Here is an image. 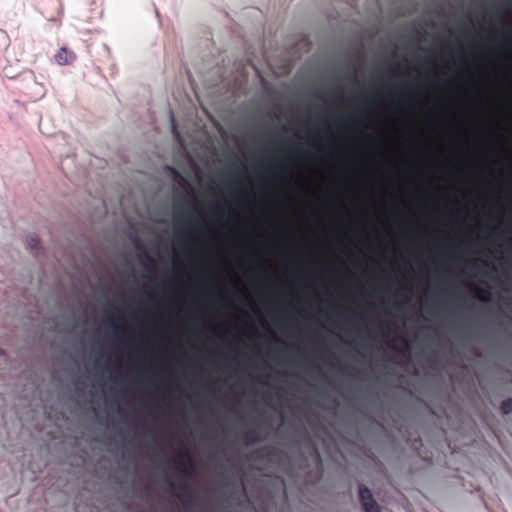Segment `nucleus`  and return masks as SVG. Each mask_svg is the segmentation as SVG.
<instances>
[{
	"label": "nucleus",
	"instance_id": "f257e3e1",
	"mask_svg": "<svg viewBox=\"0 0 512 512\" xmlns=\"http://www.w3.org/2000/svg\"><path fill=\"white\" fill-rule=\"evenodd\" d=\"M452 422V416L446 411L416 405L410 409V415L405 421L406 428L416 435L402 437L399 430H385L381 447L398 451L403 440L416 456L433 459L435 455L444 453L447 443L445 426H451Z\"/></svg>",
	"mask_w": 512,
	"mask_h": 512
},
{
	"label": "nucleus",
	"instance_id": "f03ea898",
	"mask_svg": "<svg viewBox=\"0 0 512 512\" xmlns=\"http://www.w3.org/2000/svg\"><path fill=\"white\" fill-rule=\"evenodd\" d=\"M342 128L338 127L334 131V137L330 134H323L317 137L321 146L326 149L325 152L313 150L305 146H298L291 151L287 157V161L277 160L272 163L271 167L275 170L273 177L259 175L255 178L257 189L265 194H274L278 189V180L289 181L291 179L288 163L291 165H302L308 162H329L334 159L336 153L335 137H341Z\"/></svg>",
	"mask_w": 512,
	"mask_h": 512
},
{
	"label": "nucleus",
	"instance_id": "7ed1b4c3",
	"mask_svg": "<svg viewBox=\"0 0 512 512\" xmlns=\"http://www.w3.org/2000/svg\"><path fill=\"white\" fill-rule=\"evenodd\" d=\"M447 299L455 300L460 309L470 314L478 313L480 305L495 304V295L492 289L480 286H474L471 295L459 292L456 286H435L425 291L422 302L428 309H438L446 305Z\"/></svg>",
	"mask_w": 512,
	"mask_h": 512
},
{
	"label": "nucleus",
	"instance_id": "20e7f679",
	"mask_svg": "<svg viewBox=\"0 0 512 512\" xmlns=\"http://www.w3.org/2000/svg\"><path fill=\"white\" fill-rule=\"evenodd\" d=\"M159 273L161 277L156 281L133 280L130 283L131 290L141 291L146 300L153 305L161 304L166 298L175 293V282L172 279L175 269L168 265L165 269H159Z\"/></svg>",
	"mask_w": 512,
	"mask_h": 512
},
{
	"label": "nucleus",
	"instance_id": "39448f33",
	"mask_svg": "<svg viewBox=\"0 0 512 512\" xmlns=\"http://www.w3.org/2000/svg\"><path fill=\"white\" fill-rule=\"evenodd\" d=\"M486 397L489 405L502 418L512 415V375L502 374L487 381Z\"/></svg>",
	"mask_w": 512,
	"mask_h": 512
},
{
	"label": "nucleus",
	"instance_id": "423d86ee",
	"mask_svg": "<svg viewBox=\"0 0 512 512\" xmlns=\"http://www.w3.org/2000/svg\"><path fill=\"white\" fill-rule=\"evenodd\" d=\"M387 102L395 113H405L407 108L419 106V96L415 89L400 85L390 90Z\"/></svg>",
	"mask_w": 512,
	"mask_h": 512
},
{
	"label": "nucleus",
	"instance_id": "0eeeda50",
	"mask_svg": "<svg viewBox=\"0 0 512 512\" xmlns=\"http://www.w3.org/2000/svg\"><path fill=\"white\" fill-rule=\"evenodd\" d=\"M366 303L378 308L385 309L392 304L396 295L393 289L386 284H370L360 295Z\"/></svg>",
	"mask_w": 512,
	"mask_h": 512
},
{
	"label": "nucleus",
	"instance_id": "6e6552de",
	"mask_svg": "<svg viewBox=\"0 0 512 512\" xmlns=\"http://www.w3.org/2000/svg\"><path fill=\"white\" fill-rule=\"evenodd\" d=\"M122 231L127 235L128 240L133 249V255L138 259L139 263L144 267H150L153 265V260L148 251L144 248L146 238L140 234L135 226L126 221L122 226Z\"/></svg>",
	"mask_w": 512,
	"mask_h": 512
},
{
	"label": "nucleus",
	"instance_id": "1a4fd4ad",
	"mask_svg": "<svg viewBox=\"0 0 512 512\" xmlns=\"http://www.w3.org/2000/svg\"><path fill=\"white\" fill-rule=\"evenodd\" d=\"M373 106L371 104H365L359 111L351 113L345 125L347 133L354 137H359L364 134V130L361 125H372L374 124V118L370 115Z\"/></svg>",
	"mask_w": 512,
	"mask_h": 512
},
{
	"label": "nucleus",
	"instance_id": "9d476101",
	"mask_svg": "<svg viewBox=\"0 0 512 512\" xmlns=\"http://www.w3.org/2000/svg\"><path fill=\"white\" fill-rule=\"evenodd\" d=\"M356 505L361 512H383V507L376 499L372 488L363 482L357 483Z\"/></svg>",
	"mask_w": 512,
	"mask_h": 512
},
{
	"label": "nucleus",
	"instance_id": "9b49d317",
	"mask_svg": "<svg viewBox=\"0 0 512 512\" xmlns=\"http://www.w3.org/2000/svg\"><path fill=\"white\" fill-rule=\"evenodd\" d=\"M108 447L114 452L118 459L122 460L126 470L130 475H136L135 468L136 452L132 445L123 447L122 441L119 438H114L113 441L108 443Z\"/></svg>",
	"mask_w": 512,
	"mask_h": 512
},
{
	"label": "nucleus",
	"instance_id": "f8f14e48",
	"mask_svg": "<svg viewBox=\"0 0 512 512\" xmlns=\"http://www.w3.org/2000/svg\"><path fill=\"white\" fill-rule=\"evenodd\" d=\"M481 48L490 55L504 52L506 54H512V28L507 25H501L500 37L495 45H489L486 42L480 43Z\"/></svg>",
	"mask_w": 512,
	"mask_h": 512
},
{
	"label": "nucleus",
	"instance_id": "ddd939ff",
	"mask_svg": "<svg viewBox=\"0 0 512 512\" xmlns=\"http://www.w3.org/2000/svg\"><path fill=\"white\" fill-rule=\"evenodd\" d=\"M312 284H313V292L315 299L323 304V305H329L331 303L335 302V294L331 291V289L326 286L320 275L313 274L310 275Z\"/></svg>",
	"mask_w": 512,
	"mask_h": 512
},
{
	"label": "nucleus",
	"instance_id": "4468645a",
	"mask_svg": "<svg viewBox=\"0 0 512 512\" xmlns=\"http://www.w3.org/2000/svg\"><path fill=\"white\" fill-rule=\"evenodd\" d=\"M224 224L228 225L229 222L228 221L222 222L220 219L216 218L213 220L212 223L205 224L204 225L205 229H202V228H200L197 220L190 219V220L186 221L183 225H178L175 229V232L177 235H182V234L190 233V232L205 233L206 230H208V229L209 230H219V228Z\"/></svg>",
	"mask_w": 512,
	"mask_h": 512
},
{
	"label": "nucleus",
	"instance_id": "2eb2a0df",
	"mask_svg": "<svg viewBox=\"0 0 512 512\" xmlns=\"http://www.w3.org/2000/svg\"><path fill=\"white\" fill-rule=\"evenodd\" d=\"M163 173L169 180L180 184H187L189 181L188 176L176 165L164 164Z\"/></svg>",
	"mask_w": 512,
	"mask_h": 512
},
{
	"label": "nucleus",
	"instance_id": "dca6fc26",
	"mask_svg": "<svg viewBox=\"0 0 512 512\" xmlns=\"http://www.w3.org/2000/svg\"><path fill=\"white\" fill-rule=\"evenodd\" d=\"M218 282L213 275L206 277L202 284L190 290L192 296L198 297L205 293L214 292L218 288Z\"/></svg>",
	"mask_w": 512,
	"mask_h": 512
},
{
	"label": "nucleus",
	"instance_id": "f3484780",
	"mask_svg": "<svg viewBox=\"0 0 512 512\" xmlns=\"http://www.w3.org/2000/svg\"><path fill=\"white\" fill-rule=\"evenodd\" d=\"M169 130L173 138L181 145H186V138L172 109L169 110Z\"/></svg>",
	"mask_w": 512,
	"mask_h": 512
},
{
	"label": "nucleus",
	"instance_id": "a211bd4d",
	"mask_svg": "<svg viewBox=\"0 0 512 512\" xmlns=\"http://www.w3.org/2000/svg\"><path fill=\"white\" fill-rule=\"evenodd\" d=\"M106 413H111L115 416H118V420L116 421L115 425L124 433L128 434L131 430V425L126 417H124L121 413L120 407L113 403L110 405L109 410L105 411Z\"/></svg>",
	"mask_w": 512,
	"mask_h": 512
},
{
	"label": "nucleus",
	"instance_id": "6ab92c4d",
	"mask_svg": "<svg viewBox=\"0 0 512 512\" xmlns=\"http://www.w3.org/2000/svg\"><path fill=\"white\" fill-rule=\"evenodd\" d=\"M250 188L244 183L240 182V187L235 189L230 194V202L235 207H242L245 204V195L250 193Z\"/></svg>",
	"mask_w": 512,
	"mask_h": 512
},
{
	"label": "nucleus",
	"instance_id": "aec40b11",
	"mask_svg": "<svg viewBox=\"0 0 512 512\" xmlns=\"http://www.w3.org/2000/svg\"><path fill=\"white\" fill-rule=\"evenodd\" d=\"M26 247L35 257H39L44 254V249L42 247L40 238L36 234H29L27 236Z\"/></svg>",
	"mask_w": 512,
	"mask_h": 512
},
{
	"label": "nucleus",
	"instance_id": "412c9836",
	"mask_svg": "<svg viewBox=\"0 0 512 512\" xmlns=\"http://www.w3.org/2000/svg\"><path fill=\"white\" fill-rule=\"evenodd\" d=\"M225 500L228 503L230 512H247L246 505L239 499L236 492L225 495Z\"/></svg>",
	"mask_w": 512,
	"mask_h": 512
},
{
	"label": "nucleus",
	"instance_id": "4be33fe9",
	"mask_svg": "<svg viewBox=\"0 0 512 512\" xmlns=\"http://www.w3.org/2000/svg\"><path fill=\"white\" fill-rule=\"evenodd\" d=\"M462 81L461 75H457L456 77H445L441 79H433L430 82V86L434 90H442L448 87H451L455 83H460Z\"/></svg>",
	"mask_w": 512,
	"mask_h": 512
},
{
	"label": "nucleus",
	"instance_id": "5701e85b",
	"mask_svg": "<svg viewBox=\"0 0 512 512\" xmlns=\"http://www.w3.org/2000/svg\"><path fill=\"white\" fill-rule=\"evenodd\" d=\"M54 57L59 65H69L76 59L75 53L65 46L61 47Z\"/></svg>",
	"mask_w": 512,
	"mask_h": 512
},
{
	"label": "nucleus",
	"instance_id": "b1692460",
	"mask_svg": "<svg viewBox=\"0 0 512 512\" xmlns=\"http://www.w3.org/2000/svg\"><path fill=\"white\" fill-rule=\"evenodd\" d=\"M348 237H349V239L354 240L357 243L365 246V249L367 251H369V252L375 251V246L372 243L371 239L368 237H365L362 232L356 231V230H351L348 233Z\"/></svg>",
	"mask_w": 512,
	"mask_h": 512
},
{
	"label": "nucleus",
	"instance_id": "393cba45",
	"mask_svg": "<svg viewBox=\"0 0 512 512\" xmlns=\"http://www.w3.org/2000/svg\"><path fill=\"white\" fill-rule=\"evenodd\" d=\"M200 246L194 243L192 240L188 238H184L180 240V249L179 253L183 257H190L196 252Z\"/></svg>",
	"mask_w": 512,
	"mask_h": 512
},
{
	"label": "nucleus",
	"instance_id": "a878e982",
	"mask_svg": "<svg viewBox=\"0 0 512 512\" xmlns=\"http://www.w3.org/2000/svg\"><path fill=\"white\" fill-rule=\"evenodd\" d=\"M259 286L277 288L279 283L275 280L274 274L271 271L266 270L263 273L262 281L250 283V287L252 288H258Z\"/></svg>",
	"mask_w": 512,
	"mask_h": 512
},
{
	"label": "nucleus",
	"instance_id": "bb28decb",
	"mask_svg": "<svg viewBox=\"0 0 512 512\" xmlns=\"http://www.w3.org/2000/svg\"><path fill=\"white\" fill-rule=\"evenodd\" d=\"M357 436L359 439L370 443H376L380 439L379 435L373 428H362L358 431Z\"/></svg>",
	"mask_w": 512,
	"mask_h": 512
},
{
	"label": "nucleus",
	"instance_id": "cd10ccee",
	"mask_svg": "<svg viewBox=\"0 0 512 512\" xmlns=\"http://www.w3.org/2000/svg\"><path fill=\"white\" fill-rule=\"evenodd\" d=\"M270 143L278 150L286 149L287 143H295L294 139L288 135H283L281 138L272 137Z\"/></svg>",
	"mask_w": 512,
	"mask_h": 512
},
{
	"label": "nucleus",
	"instance_id": "c85d7f7f",
	"mask_svg": "<svg viewBox=\"0 0 512 512\" xmlns=\"http://www.w3.org/2000/svg\"><path fill=\"white\" fill-rule=\"evenodd\" d=\"M480 259H476L473 264H468L467 269L474 273L476 277L482 276L483 272L487 269H489V265L487 263H483L481 266Z\"/></svg>",
	"mask_w": 512,
	"mask_h": 512
},
{
	"label": "nucleus",
	"instance_id": "c756f323",
	"mask_svg": "<svg viewBox=\"0 0 512 512\" xmlns=\"http://www.w3.org/2000/svg\"><path fill=\"white\" fill-rule=\"evenodd\" d=\"M282 266L286 268L289 265L303 266L305 263V258L300 255L287 256L282 259Z\"/></svg>",
	"mask_w": 512,
	"mask_h": 512
},
{
	"label": "nucleus",
	"instance_id": "7c9ffc66",
	"mask_svg": "<svg viewBox=\"0 0 512 512\" xmlns=\"http://www.w3.org/2000/svg\"><path fill=\"white\" fill-rule=\"evenodd\" d=\"M88 421L91 425L96 426L99 432H105L107 430V426L105 422L97 417L93 412L88 413Z\"/></svg>",
	"mask_w": 512,
	"mask_h": 512
},
{
	"label": "nucleus",
	"instance_id": "2f4dec72",
	"mask_svg": "<svg viewBox=\"0 0 512 512\" xmlns=\"http://www.w3.org/2000/svg\"><path fill=\"white\" fill-rule=\"evenodd\" d=\"M206 252L208 257V262L211 270H215L216 268V257H217V250L213 244H208L206 246Z\"/></svg>",
	"mask_w": 512,
	"mask_h": 512
},
{
	"label": "nucleus",
	"instance_id": "473e14b6",
	"mask_svg": "<svg viewBox=\"0 0 512 512\" xmlns=\"http://www.w3.org/2000/svg\"><path fill=\"white\" fill-rule=\"evenodd\" d=\"M292 301L299 307L308 306L312 303V299L302 292H298L296 295H294Z\"/></svg>",
	"mask_w": 512,
	"mask_h": 512
},
{
	"label": "nucleus",
	"instance_id": "72a5a7b5",
	"mask_svg": "<svg viewBox=\"0 0 512 512\" xmlns=\"http://www.w3.org/2000/svg\"><path fill=\"white\" fill-rule=\"evenodd\" d=\"M160 479L163 483L167 484L170 490L175 489V485L171 480L170 473L167 466H163L161 469Z\"/></svg>",
	"mask_w": 512,
	"mask_h": 512
},
{
	"label": "nucleus",
	"instance_id": "f704fd0d",
	"mask_svg": "<svg viewBox=\"0 0 512 512\" xmlns=\"http://www.w3.org/2000/svg\"><path fill=\"white\" fill-rule=\"evenodd\" d=\"M291 446L295 449V452L302 456L306 457V447L304 446L303 442L298 438H293L291 440Z\"/></svg>",
	"mask_w": 512,
	"mask_h": 512
},
{
	"label": "nucleus",
	"instance_id": "c9c22d12",
	"mask_svg": "<svg viewBox=\"0 0 512 512\" xmlns=\"http://www.w3.org/2000/svg\"><path fill=\"white\" fill-rule=\"evenodd\" d=\"M403 235L406 238H416V239L421 238L420 235L417 233L415 227H413V226L405 227V229L403 231Z\"/></svg>",
	"mask_w": 512,
	"mask_h": 512
},
{
	"label": "nucleus",
	"instance_id": "e433bc0d",
	"mask_svg": "<svg viewBox=\"0 0 512 512\" xmlns=\"http://www.w3.org/2000/svg\"><path fill=\"white\" fill-rule=\"evenodd\" d=\"M80 403L79 395L76 393L71 394L70 396L66 397L65 405L67 407L74 406Z\"/></svg>",
	"mask_w": 512,
	"mask_h": 512
},
{
	"label": "nucleus",
	"instance_id": "4c0bfd02",
	"mask_svg": "<svg viewBox=\"0 0 512 512\" xmlns=\"http://www.w3.org/2000/svg\"><path fill=\"white\" fill-rule=\"evenodd\" d=\"M456 396H457V399L462 400L464 402H471L472 401V397L468 393L463 391V390L457 391L456 392Z\"/></svg>",
	"mask_w": 512,
	"mask_h": 512
},
{
	"label": "nucleus",
	"instance_id": "58836bf2",
	"mask_svg": "<svg viewBox=\"0 0 512 512\" xmlns=\"http://www.w3.org/2000/svg\"><path fill=\"white\" fill-rule=\"evenodd\" d=\"M0 360H1L4 364H8V363H10V361H11V357H10V355H9V354H8V352H7L4 348H2L1 346H0Z\"/></svg>",
	"mask_w": 512,
	"mask_h": 512
},
{
	"label": "nucleus",
	"instance_id": "ea45409f",
	"mask_svg": "<svg viewBox=\"0 0 512 512\" xmlns=\"http://www.w3.org/2000/svg\"><path fill=\"white\" fill-rule=\"evenodd\" d=\"M183 498H184V503L186 505L192 504L193 498H192L191 493L188 491L187 486H185V488H184Z\"/></svg>",
	"mask_w": 512,
	"mask_h": 512
},
{
	"label": "nucleus",
	"instance_id": "a19ab883",
	"mask_svg": "<svg viewBox=\"0 0 512 512\" xmlns=\"http://www.w3.org/2000/svg\"><path fill=\"white\" fill-rule=\"evenodd\" d=\"M183 470L188 474H193L196 472V464L194 462L185 464Z\"/></svg>",
	"mask_w": 512,
	"mask_h": 512
},
{
	"label": "nucleus",
	"instance_id": "79ce46f5",
	"mask_svg": "<svg viewBox=\"0 0 512 512\" xmlns=\"http://www.w3.org/2000/svg\"><path fill=\"white\" fill-rule=\"evenodd\" d=\"M246 261H247V262H249L250 264H252V265H253V268H254L255 270H257V269H258V258H257V256H255V255H250L249 257H247Z\"/></svg>",
	"mask_w": 512,
	"mask_h": 512
},
{
	"label": "nucleus",
	"instance_id": "37998d69",
	"mask_svg": "<svg viewBox=\"0 0 512 512\" xmlns=\"http://www.w3.org/2000/svg\"><path fill=\"white\" fill-rule=\"evenodd\" d=\"M130 301L131 303L134 305V306H140L141 305V300L139 297H137L134 293L131 294L130 296Z\"/></svg>",
	"mask_w": 512,
	"mask_h": 512
},
{
	"label": "nucleus",
	"instance_id": "c03bdc74",
	"mask_svg": "<svg viewBox=\"0 0 512 512\" xmlns=\"http://www.w3.org/2000/svg\"><path fill=\"white\" fill-rule=\"evenodd\" d=\"M463 30H464L465 32H468V33H469V34H471V35H473V34H474V28H473V26H472L470 23H468V22L464 23V25H463Z\"/></svg>",
	"mask_w": 512,
	"mask_h": 512
},
{
	"label": "nucleus",
	"instance_id": "a18cd8bd",
	"mask_svg": "<svg viewBox=\"0 0 512 512\" xmlns=\"http://www.w3.org/2000/svg\"><path fill=\"white\" fill-rule=\"evenodd\" d=\"M320 117H321L322 119H325V120H327V119H332V115H331V113H330L328 110H326V109H322V110H321V112H320Z\"/></svg>",
	"mask_w": 512,
	"mask_h": 512
},
{
	"label": "nucleus",
	"instance_id": "49530a36",
	"mask_svg": "<svg viewBox=\"0 0 512 512\" xmlns=\"http://www.w3.org/2000/svg\"><path fill=\"white\" fill-rule=\"evenodd\" d=\"M385 278H386V280H387L389 283H391V284H396V282H397V278H396V276H394V275H393V274H391V273L385 274Z\"/></svg>",
	"mask_w": 512,
	"mask_h": 512
},
{
	"label": "nucleus",
	"instance_id": "de8ad7c7",
	"mask_svg": "<svg viewBox=\"0 0 512 512\" xmlns=\"http://www.w3.org/2000/svg\"><path fill=\"white\" fill-rule=\"evenodd\" d=\"M53 378H54L56 381L60 382V383H65V382H66V377H65V376H63V375H61V374H55V375L53 376Z\"/></svg>",
	"mask_w": 512,
	"mask_h": 512
},
{
	"label": "nucleus",
	"instance_id": "09e8293b",
	"mask_svg": "<svg viewBox=\"0 0 512 512\" xmlns=\"http://www.w3.org/2000/svg\"><path fill=\"white\" fill-rule=\"evenodd\" d=\"M391 67H392L393 71H399L401 69L402 65L400 62L392 61Z\"/></svg>",
	"mask_w": 512,
	"mask_h": 512
},
{
	"label": "nucleus",
	"instance_id": "8fccbe9b",
	"mask_svg": "<svg viewBox=\"0 0 512 512\" xmlns=\"http://www.w3.org/2000/svg\"><path fill=\"white\" fill-rule=\"evenodd\" d=\"M504 192L507 195L512 194V184L511 183H507V184L504 185Z\"/></svg>",
	"mask_w": 512,
	"mask_h": 512
},
{
	"label": "nucleus",
	"instance_id": "3c124183",
	"mask_svg": "<svg viewBox=\"0 0 512 512\" xmlns=\"http://www.w3.org/2000/svg\"><path fill=\"white\" fill-rule=\"evenodd\" d=\"M416 24H417L418 30L420 32L426 29V24L424 22H422L421 20L418 19L416 21Z\"/></svg>",
	"mask_w": 512,
	"mask_h": 512
},
{
	"label": "nucleus",
	"instance_id": "603ef678",
	"mask_svg": "<svg viewBox=\"0 0 512 512\" xmlns=\"http://www.w3.org/2000/svg\"><path fill=\"white\" fill-rule=\"evenodd\" d=\"M456 69H457V72H459L460 74H463L465 72V67L462 62H459L457 64Z\"/></svg>",
	"mask_w": 512,
	"mask_h": 512
},
{
	"label": "nucleus",
	"instance_id": "864d4df0",
	"mask_svg": "<svg viewBox=\"0 0 512 512\" xmlns=\"http://www.w3.org/2000/svg\"><path fill=\"white\" fill-rule=\"evenodd\" d=\"M502 268H503L506 272H508V273L512 274V263H508V264H505V265L503 264V265H502Z\"/></svg>",
	"mask_w": 512,
	"mask_h": 512
},
{
	"label": "nucleus",
	"instance_id": "5fc2aeb1",
	"mask_svg": "<svg viewBox=\"0 0 512 512\" xmlns=\"http://www.w3.org/2000/svg\"><path fill=\"white\" fill-rule=\"evenodd\" d=\"M503 246H504L505 248H511V249H512V239H510V240H504V241H503Z\"/></svg>",
	"mask_w": 512,
	"mask_h": 512
},
{
	"label": "nucleus",
	"instance_id": "6e6d98bb",
	"mask_svg": "<svg viewBox=\"0 0 512 512\" xmlns=\"http://www.w3.org/2000/svg\"><path fill=\"white\" fill-rule=\"evenodd\" d=\"M417 377L419 378V381L417 383V387H422L425 384V381L423 377L420 374H417Z\"/></svg>",
	"mask_w": 512,
	"mask_h": 512
},
{
	"label": "nucleus",
	"instance_id": "4d7b16f0",
	"mask_svg": "<svg viewBox=\"0 0 512 512\" xmlns=\"http://www.w3.org/2000/svg\"><path fill=\"white\" fill-rule=\"evenodd\" d=\"M340 75H341L342 80H346L352 76V73H342L341 72Z\"/></svg>",
	"mask_w": 512,
	"mask_h": 512
},
{
	"label": "nucleus",
	"instance_id": "13d9d810",
	"mask_svg": "<svg viewBox=\"0 0 512 512\" xmlns=\"http://www.w3.org/2000/svg\"><path fill=\"white\" fill-rule=\"evenodd\" d=\"M428 223L438 224V220L432 217L427 218Z\"/></svg>",
	"mask_w": 512,
	"mask_h": 512
},
{
	"label": "nucleus",
	"instance_id": "bf43d9fd",
	"mask_svg": "<svg viewBox=\"0 0 512 512\" xmlns=\"http://www.w3.org/2000/svg\"><path fill=\"white\" fill-rule=\"evenodd\" d=\"M322 392H323L326 396H328V395H329V388H328V386L324 385V386L322 387Z\"/></svg>",
	"mask_w": 512,
	"mask_h": 512
},
{
	"label": "nucleus",
	"instance_id": "052dcab7",
	"mask_svg": "<svg viewBox=\"0 0 512 512\" xmlns=\"http://www.w3.org/2000/svg\"><path fill=\"white\" fill-rule=\"evenodd\" d=\"M254 161L257 162V163H264L265 162L264 159L262 157H259V156L255 157Z\"/></svg>",
	"mask_w": 512,
	"mask_h": 512
},
{
	"label": "nucleus",
	"instance_id": "680f3d73",
	"mask_svg": "<svg viewBox=\"0 0 512 512\" xmlns=\"http://www.w3.org/2000/svg\"><path fill=\"white\" fill-rule=\"evenodd\" d=\"M505 9H506V11H507V12H511V11H512V6H511V4H510V3H506V5H505Z\"/></svg>",
	"mask_w": 512,
	"mask_h": 512
},
{
	"label": "nucleus",
	"instance_id": "e2e57ef3",
	"mask_svg": "<svg viewBox=\"0 0 512 512\" xmlns=\"http://www.w3.org/2000/svg\"><path fill=\"white\" fill-rule=\"evenodd\" d=\"M103 374L106 376V377H109L111 376V373L108 369H103Z\"/></svg>",
	"mask_w": 512,
	"mask_h": 512
},
{
	"label": "nucleus",
	"instance_id": "0e129e2a",
	"mask_svg": "<svg viewBox=\"0 0 512 512\" xmlns=\"http://www.w3.org/2000/svg\"><path fill=\"white\" fill-rule=\"evenodd\" d=\"M304 496H305V495H304V493H302V492H301V493H300V495L298 496V501H299L300 503H302V502H303Z\"/></svg>",
	"mask_w": 512,
	"mask_h": 512
},
{
	"label": "nucleus",
	"instance_id": "69168bd1",
	"mask_svg": "<svg viewBox=\"0 0 512 512\" xmlns=\"http://www.w3.org/2000/svg\"><path fill=\"white\" fill-rule=\"evenodd\" d=\"M41 274H42V275H41V277H40V279H39L40 284L42 283V281H43V277L45 276V271H44L43 269H41Z\"/></svg>",
	"mask_w": 512,
	"mask_h": 512
},
{
	"label": "nucleus",
	"instance_id": "338daca9",
	"mask_svg": "<svg viewBox=\"0 0 512 512\" xmlns=\"http://www.w3.org/2000/svg\"><path fill=\"white\" fill-rule=\"evenodd\" d=\"M142 376H143L142 378L145 380L150 378V374H148V373H143Z\"/></svg>",
	"mask_w": 512,
	"mask_h": 512
},
{
	"label": "nucleus",
	"instance_id": "774afa93",
	"mask_svg": "<svg viewBox=\"0 0 512 512\" xmlns=\"http://www.w3.org/2000/svg\"><path fill=\"white\" fill-rule=\"evenodd\" d=\"M419 356H420V357H423V356H424V349H423V348H420V350H419Z\"/></svg>",
	"mask_w": 512,
	"mask_h": 512
}]
</instances>
